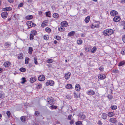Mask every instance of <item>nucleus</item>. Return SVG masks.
Instances as JSON below:
<instances>
[{"mask_svg":"<svg viewBox=\"0 0 125 125\" xmlns=\"http://www.w3.org/2000/svg\"><path fill=\"white\" fill-rule=\"evenodd\" d=\"M114 33V31L111 29H108L104 30L103 31V34L106 36H108Z\"/></svg>","mask_w":125,"mask_h":125,"instance_id":"nucleus-1","label":"nucleus"},{"mask_svg":"<svg viewBox=\"0 0 125 125\" xmlns=\"http://www.w3.org/2000/svg\"><path fill=\"white\" fill-rule=\"evenodd\" d=\"M47 101L48 102L50 105H52L53 104L54 102L53 99L52 97L48 98L47 99Z\"/></svg>","mask_w":125,"mask_h":125,"instance_id":"nucleus-2","label":"nucleus"},{"mask_svg":"<svg viewBox=\"0 0 125 125\" xmlns=\"http://www.w3.org/2000/svg\"><path fill=\"white\" fill-rule=\"evenodd\" d=\"M86 94L89 95H93L95 94V92L93 90L90 89L87 92Z\"/></svg>","mask_w":125,"mask_h":125,"instance_id":"nucleus-3","label":"nucleus"},{"mask_svg":"<svg viewBox=\"0 0 125 125\" xmlns=\"http://www.w3.org/2000/svg\"><path fill=\"white\" fill-rule=\"evenodd\" d=\"M38 79L40 81H44L45 79V77L43 75H41L38 77Z\"/></svg>","mask_w":125,"mask_h":125,"instance_id":"nucleus-4","label":"nucleus"},{"mask_svg":"<svg viewBox=\"0 0 125 125\" xmlns=\"http://www.w3.org/2000/svg\"><path fill=\"white\" fill-rule=\"evenodd\" d=\"M111 15L112 16H115L118 14L117 12L115 10H112L110 12Z\"/></svg>","mask_w":125,"mask_h":125,"instance_id":"nucleus-5","label":"nucleus"},{"mask_svg":"<svg viewBox=\"0 0 125 125\" xmlns=\"http://www.w3.org/2000/svg\"><path fill=\"white\" fill-rule=\"evenodd\" d=\"M8 15V13L5 12H2L1 14V16L3 18H6L7 17Z\"/></svg>","mask_w":125,"mask_h":125,"instance_id":"nucleus-6","label":"nucleus"},{"mask_svg":"<svg viewBox=\"0 0 125 125\" xmlns=\"http://www.w3.org/2000/svg\"><path fill=\"white\" fill-rule=\"evenodd\" d=\"M106 77L105 75L103 74H99L98 76L99 79L102 80L104 79Z\"/></svg>","mask_w":125,"mask_h":125,"instance_id":"nucleus-7","label":"nucleus"},{"mask_svg":"<svg viewBox=\"0 0 125 125\" xmlns=\"http://www.w3.org/2000/svg\"><path fill=\"white\" fill-rule=\"evenodd\" d=\"M120 20V18L119 16L115 17L113 19V21L115 22H117Z\"/></svg>","mask_w":125,"mask_h":125,"instance_id":"nucleus-8","label":"nucleus"},{"mask_svg":"<svg viewBox=\"0 0 125 125\" xmlns=\"http://www.w3.org/2000/svg\"><path fill=\"white\" fill-rule=\"evenodd\" d=\"M68 25L67 22L65 21H63L61 23V25L62 27H66Z\"/></svg>","mask_w":125,"mask_h":125,"instance_id":"nucleus-9","label":"nucleus"},{"mask_svg":"<svg viewBox=\"0 0 125 125\" xmlns=\"http://www.w3.org/2000/svg\"><path fill=\"white\" fill-rule=\"evenodd\" d=\"M109 121L113 123H115L117 122V121L116 118H111L109 120Z\"/></svg>","mask_w":125,"mask_h":125,"instance_id":"nucleus-10","label":"nucleus"},{"mask_svg":"<svg viewBox=\"0 0 125 125\" xmlns=\"http://www.w3.org/2000/svg\"><path fill=\"white\" fill-rule=\"evenodd\" d=\"M71 75V73L69 72L65 74V77L66 79L68 80L69 78Z\"/></svg>","mask_w":125,"mask_h":125,"instance_id":"nucleus-11","label":"nucleus"},{"mask_svg":"<svg viewBox=\"0 0 125 125\" xmlns=\"http://www.w3.org/2000/svg\"><path fill=\"white\" fill-rule=\"evenodd\" d=\"M11 8L10 7H8L4 8L3 9V10L4 11H9L11 10Z\"/></svg>","mask_w":125,"mask_h":125,"instance_id":"nucleus-12","label":"nucleus"},{"mask_svg":"<svg viewBox=\"0 0 125 125\" xmlns=\"http://www.w3.org/2000/svg\"><path fill=\"white\" fill-rule=\"evenodd\" d=\"M10 64V62H7L4 63V65L5 67H7L9 66Z\"/></svg>","mask_w":125,"mask_h":125,"instance_id":"nucleus-13","label":"nucleus"},{"mask_svg":"<svg viewBox=\"0 0 125 125\" xmlns=\"http://www.w3.org/2000/svg\"><path fill=\"white\" fill-rule=\"evenodd\" d=\"M75 89L76 91H79L80 89V85L78 84H76L75 87Z\"/></svg>","mask_w":125,"mask_h":125,"instance_id":"nucleus-14","label":"nucleus"},{"mask_svg":"<svg viewBox=\"0 0 125 125\" xmlns=\"http://www.w3.org/2000/svg\"><path fill=\"white\" fill-rule=\"evenodd\" d=\"M11 43L8 42L5 43L4 44V46L6 48H8L10 47Z\"/></svg>","mask_w":125,"mask_h":125,"instance_id":"nucleus-15","label":"nucleus"},{"mask_svg":"<svg viewBox=\"0 0 125 125\" xmlns=\"http://www.w3.org/2000/svg\"><path fill=\"white\" fill-rule=\"evenodd\" d=\"M66 88L67 89H71L72 88V86L71 84H67L66 86Z\"/></svg>","mask_w":125,"mask_h":125,"instance_id":"nucleus-16","label":"nucleus"},{"mask_svg":"<svg viewBox=\"0 0 125 125\" xmlns=\"http://www.w3.org/2000/svg\"><path fill=\"white\" fill-rule=\"evenodd\" d=\"M36 80V78L35 77H32L30 78V82L31 83H33L35 82Z\"/></svg>","mask_w":125,"mask_h":125,"instance_id":"nucleus-17","label":"nucleus"},{"mask_svg":"<svg viewBox=\"0 0 125 125\" xmlns=\"http://www.w3.org/2000/svg\"><path fill=\"white\" fill-rule=\"evenodd\" d=\"M75 32L74 31H72L69 33L68 34V35L70 36L74 35L75 34Z\"/></svg>","mask_w":125,"mask_h":125,"instance_id":"nucleus-18","label":"nucleus"},{"mask_svg":"<svg viewBox=\"0 0 125 125\" xmlns=\"http://www.w3.org/2000/svg\"><path fill=\"white\" fill-rule=\"evenodd\" d=\"M90 17L89 16H88L86 17L84 20L85 21L86 23H88L90 21Z\"/></svg>","mask_w":125,"mask_h":125,"instance_id":"nucleus-19","label":"nucleus"},{"mask_svg":"<svg viewBox=\"0 0 125 125\" xmlns=\"http://www.w3.org/2000/svg\"><path fill=\"white\" fill-rule=\"evenodd\" d=\"M107 117V115L104 113H103L102 115V118L105 119H106Z\"/></svg>","mask_w":125,"mask_h":125,"instance_id":"nucleus-20","label":"nucleus"},{"mask_svg":"<svg viewBox=\"0 0 125 125\" xmlns=\"http://www.w3.org/2000/svg\"><path fill=\"white\" fill-rule=\"evenodd\" d=\"M58 30L61 31H64L65 30V28L63 27H59L58 28Z\"/></svg>","mask_w":125,"mask_h":125,"instance_id":"nucleus-21","label":"nucleus"},{"mask_svg":"<svg viewBox=\"0 0 125 125\" xmlns=\"http://www.w3.org/2000/svg\"><path fill=\"white\" fill-rule=\"evenodd\" d=\"M114 115V113L113 112H109L108 113V115L109 117H111L113 116Z\"/></svg>","mask_w":125,"mask_h":125,"instance_id":"nucleus-22","label":"nucleus"},{"mask_svg":"<svg viewBox=\"0 0 125 125\" xmlns=\"http://www.w3.org/2000/svg\"><path fill=\"white\" fill-rule=\"evenodd\" d=\"M32 17H32V15H30L29 16L28 15V16H26V18L28 20H30L32 19Z\"/></svg>","mask_w":125,"mask_h":125,"instance_id":"nucleus-23","label":"nucleus"},{"mask_svg":"<svg viewBox=\"0 0 125 125\" xmlns=\"http://www.w3.org/2000/svg\"><path fill=\"white\" fill-rule=\"evenodd\" d=\"M33 51V49L32 47H29V51L28 53L30 54H31L32 53V52Z\"/></svg>","mask_w":125,"mask_h":125,"instance_id":"nucleus-24","label":"nucleus"},{"mask_svg":"<svg viewBox=\"0 0 125 125\" xmlns=\"http://www.w3.org/2000/svg\"><path fill=\"white\" fill-rule=\"evenodd\" d=\"M80 117L81 120H84L86 117L83 114L80 115Z\"/></svg>","mask_w":125,"mask_h":125,"instance_id":"nucleus-25","label":"nucleus"},{"mask_svg":"<svg viewBox=\"0 0 125 125\" xmlns=\"http://www.w3.org/2000/svg\"><path fill=\"white\" fill-rule=\"evenodd\" d=\"M26 24L28 26H31L33 24V22L32 21H28L27 22Z\"/></svg>","mask_w":125,"mask_h":125,"instance_id":"nucleus-26","label":"nucleus"},{"mask_svg":"<svg viewBox=\"0 0 125 125\" xmlns=\"http://www.w3.org/2000/svg\"><path fill=\"white\" fill-rule=\"evenodd\" d=\"M96 49V47L94 46L91 49V52L92 53H94Z\"/></svg>","mask_w":125,"mask_h":125,"instance_id":"nucleus-27","label":"nucleus"},{"mask_svg":"<svg viewBox=\"0 0 125 125\" xmlns=\"http://www.w3.org/2000/svg\"><path fill=\"white\" fill-rule=\"evenodd\" d=\"M53 16V17L55 18H57L59 17L58 14L57 13H54Z\"/></svg>","mask_w":125,"mask_h":125,"instance_id":"nucleus-28","label":"nucleus"},{"mask_svg":"<svg viewBox=\"0 0 125 125\" xmlns=\"http://www.w3.org/2000/svg\"><path fill=\"white\" fill-rule=\"evenodd\" d=\"M73 94L74 97L76 98H78L80 96L76 92H74Z\"/></svg>","mask_w":125,"mask_h":125,"instance_id":"nucleus-29","label":"nucleus"},{"mask_svg":"<svg viewBox=\"0 0 125 125\" xmlns=\"http://www.w3.org/2000/svg\"><path fill=\"white\" fill-rule=\"evenodd\" d=\"M117 106L115 105L112 106L111 107V108L112 109L114 110H115L117 109Z\"/></svg>","mask_w":125,"mask_h":125,"instance_id":"nucleus-30","label":"nucleus"},{"mask_svg":"<svg viewBox=\"0 0 125 125\" xmlns=\"http://www.w3.org/2000/svg\"><path fill=\"white\" fill-rule=\"evenodd\" d=\"M37 33V32L36 31L33 30L31 32V34L33 35H35Z\"/></svg>","mask_w":125,"mask_h":125,"instance_id":"nucleus-31","label":"nucleus"},{"mask_svg":"<svg viewBox=\"0 0 125 125\" xmlns=\"http://www.w3.org/2000/svg\"><path fill=\"white\" fill-rule=\"evenodd\" d=\"M20 70L21 72H24L26 71V69L22 67L20 69Z\"/></svg>","mask_w":125,"mask_h":125,"instance_id":"nucleus-32","label":"nucleus"},{"mask_svg":"<svg viewBox=\"0 0 125 125\" xmlns=\"http://www.w3.org/2000/svg\"><path fill=\"white\" fill-rule=\"evenodd\" d=\"M76 125H82V123L80 121H78L75 123Z\"/></svg>","mask_w":125,"mask_h":125,"instance_id":"nucleus-33","label":"nucleus"},{"mask_svg":"<svg viewBox=\"0 0 125 125\" xmlns=\"http://www.w3.org/2000/svg\"><path fill=\"white\" fill-rule=\"evenodd\" d=\"M47 62L49 63H51L53 62V60L52 59H49L47 60Z\"/></svg>","mask_w":125,"mask_h":125,"instance_id":"nucleus-34","label":"nucleus"},{"mask_svg":"<svg viewBox=\"0 0 125 125\" xmlns=\"http://www.w3.org/2000/svg\"><path fill=\"white\" fill-rule=\"evenodd\" d=\"M45 30L46 32H50L51 31V29L48 27L46 28Z\"/></svg>","mask_w":125,"mask_h":125,"instance_id":"nucleus-35","label":"nucleus"},{"mask_svg":"<svg viewBox=\"0 0 125 125\" xmlns=\"http://www.w3.org/2000/svg\"><path fill=\"white\" fill-rule=\"evenodd\" d=\"M7 114L8 118H10V111H8L6 113Z\"/></svg>","mask_w":125,"mask_h":125,"instance_id":"nucleus-36","label":"nucleus"},{"mask_svg":"<svg viewBox=\"0 0 125 125\" xmlns=\"http://www.w3.org/2000/svg\"><path fill=\"white\" fill-rule=\"evenodd\" d=\"M34 63L35 64L37 65L38 64V62H37V59L35 57L34 59Z\"/></svg>","mask_w":125,"mask_h":125,"instance_id":"nucleus-37","label":"nucleus"},{"mask_svg":"<svg viewBox=\"0 0 125 125\" xmlns=\"http://www.w3.org/2000/svg\"><path fill=\"white\" fill-rule=\"evenodd\" d=\"M44 39L45 40H47L49 38V36L47 35H44L43 37Z\"/></svg>","mask_w":125,"mask_h":125,"instance_id":"nucleus-38","label":"nucleus"},{"mask_svg":"<svg viewBox=\"0 0 125 125\" xmlns=\"http://www.w3.org/2000/svg\"><path fill=\"white\" fill-rule=\"evenodd\" d=\"M29 58L28 57H26L25 60V63L26 64H28V61L29 60Z\"/></svg>","mask_w":125,"mask_h":125,"instance_id":"nucleus-39","label":"nucleus"},{"mask_svg":"<svg viewBox=\"0 0 125 125\" xmlns=\"http://www.w3.org/2000/svg\"><path fill=\"white\" fill-rule=\"evenodd\" d=\"M22 81L21 82L22 83H24L26 81V80L25 78L24 77H23L22 78Z\"/></svg>","mask_w":125,"mask_h":125,"instance_id":"nucleus-40","label":"nucleus"},{"mask_svg":"<svg viewBox=\"0 0 125 125\" xmlns=\"http://www.w3.org/2000/svg\"><path fill=\"white\" fill-rule=\"evenodd\" d=\"M54 83L53 81L52 80H50L49 81V83H50V85L51 86H52Z\"/></svg>","mask_w":125,"mask_h":125,"instance_id":"nucleus-41","label":"nucleus"},{"mask_svg":"<svg viewBox=\"0 0 125 125\" xmlns=\"http://www.w3.org/2000/svg\"><path fill=\"white\" fill-rule=\"evenodd\" d=\"M23 58V55L22 54H20L19 56H18V58L19 59H22Z\"/></svg>","mask_w":125,"mask_h":125,"instance_id":"nucleus-42","label":"nucleus"},{"mask_svg":"<svg viewBox=\"0 0 125 125\" xmlns=\"http://www.w3.org/2000/svg\"><path fill=\"white\" fill-rule=\"evenodd\" d=\"M21 120L23 122H24L25 120V118L24 116H22L21 118Z\"/></svg>","mask_w":125,"mask_h":125,"instance_id":"nucleus-43","label":"nucleus"},{"mask_svg":"<svg viewBox=\"0 0 125 125\" xmlns=\"http://www.w3.org/2000/svg\"><path fill=\"white\" fill-rule=\"evenodd\" d=\"M39 114V112L38 111H36L35 112V115L36 116H38Z\"/></svg>","mask_w":125,"mask_h":125,"instance_id":"nucleus-44","label":"nucleus"},{"mask_svg":"<svg viewBox=\"0 0 125 125\" xmlns=\"http://www.w3.org/2000/svg\"><path fill=\"white\" fill-rule=\"evenodd\" d=\"M46 16L48 17H49L50 16V11L48 12H46Z\"/></svg>","mask_w":125,"mask_h":125,"instance_id":"nucleus-45","label":"nucleus"},{"mask_svg":"<svg viewBox=\"0 0 125 125\" xmlns=\"http://www.w3.org/2000/svg\"><path fill=\"white\" fill-rule=\"evenodd\" d=\"M77 44H82V41L81 40H78L77 41Z\"/></svg>","mask_w":125,"mask_h":125,"instance_id":"nucleus-46","label":"nucleus"},{"mask_svg":"<svg viewBox=\"0 0 125 125\" xmlns=\"http://www.w3.org/2000/svg\"><path fill=\"white\" fill-rule=\"evenodd\" d=\"M50 107L52 108V109H56L57 108V106H56L52 105L50 106Z\"/></svg>","mask_w":125,"mask_h":125,"instance_id":"nucleus-47","label":"nucleus"},{"mask_svg":"<svg viewBox=\"0 0 125 125\" xmlns=\"http://www.w3.org/2000/svg\"><path fill=\"white\" fill-rule=\"evenodd\" d=\"M124 64V62H120L118 65L119 66H121Z\"/></svg>","mask_w":125,"mask_h":125,"instance_id":"nucleus-48","label":"nucleus"},{"mask_svg":"<svg viewBox=\"0 0 125 125\" xmlns=\"http://www.w3.org/2000/svg\"><path fill=\"white\" fill-rule=\"evenodd\" d=\"M34 35L30 34V39L31 40H32L33 39Z\"/></svg>","mask_w":125,"mask_h":125,"instance_id":"nucleus-49","label":"nucleus"},{"mask_svg":"<svg viewBox=\"0 0 125 125\" xmlns=\"http://www.w3.org/2000/svg\"><path fill=\"white\" fill-rule=\"evenodd\" d=\"M121 53L122 54H125V49H123L121 52Z\"/></svg>","mask_w":125,"mask_h":125,"instance_id":"nucleus-50","label":"nucleus"},{"mask_svg":"<svg viewBox=\"0 0 125 125\" xmlns=\"http://www.w3.org/2000/svg\"><path fill=\"white\" fill-rule=\"evenodd\" d=\"M108 98L111 99L113 98V96L111 95H109L108 96Z\"/></svg>","mask_w":125,"mask_h":125,"instance_id":"nucleus-51","label":"nucleus"},{"mask_svg":"<svg viewBox=\"0 0 125 125\" xmlns=\"http://www.w3.org/2000/svg\"><path fill=\"white\" fill-rule=\"evenodd\" d=\"M46 24L44 22L42 23L41 25V26L42 27H44L46 26Z\"/></svg>","mask_w":125,"mask_h":125,"instance_id":"nucleus-52","label":"nucleus"},{"mask_svg":"<svg viewBox=\"0 0 125 125\" xmlns=\"http://www.w3.org/2000/svg\"><path fill=\"white\" fill-rule=\"evenodd\" d=\"M23 4L22 3H20L19 4L18 6V7H20L23 6Z\"/></svg>","mask_w":125,"mask_h":125,"instance_id":"nucleus-53","label":"nucleus"},{"mask_svg":"<svg viewBox=\"0 0 125 125\" xmlns=\"http://www.w3.org/2000/svg\"><path fill=\"white\" fill-rule=\"evenodd\" d=\"M122 39L123 41L125 43V34L123 36Z\"/></svg>","mask_w":125,"mask_h":125,"instance_id":"nucleus-54","label":"nucleus"},{"mask_svg":"<svg viewBox=\"0 0 125 125\" xmlns=\"http://www.w3.org/2000/svg\"><path fill=\"white\" fill-rule=\"evenodd\" d=\"M72 115H69L68 116V119L69 120H71Z\"/></svg>","mask_w":125,"mask_h":125,"instance_id":"nucleus-55","label":"nucleus"},{"mask_svg":"<svg viewBox=\"0 0 125 125\" xmlns=\"http://www.w3.org/2000/svg\"><path fill=\"white\" fill-rule=\"evenodd\" d=\"M61 37L59 36H56V39L57 40H59L61 39Z\"/></svg>","mask_w":125,"mask_h":125,"instance_id":"nucleus-56","label":"nucleus"},{"mask_svg":"<svg viewBox=\"0 0 125 125\" xmlns=\"http://www.w3.org/2000/svg\"><path fill=\"white\" fill-rule=\"evenodd\" d=\"M42 87V84H39L38 85V88L40 89Z\"/></svg>","mask_w":125,"mask_h":125,"instance_id":"nucleus-57","label":"nucleus"},{"mask_svg":"<svg viewBox=\"0 0 125 125\" xmlns=\"http://www.w3.org/2000/svg\"><path fill=\"white\" fill-rule=\"evenodd\" d=\"M99 69L101 71H103V68L102 67H100Z\"/></svg>","mask_w":125,"mask_h":125,"instance_id":"nucleus-58","label":"nucleus"},{"mask_svg":"<svg viewBox=\"0 0 125 125\" xmlns=\"http://www.w3.org/2000/svg\"><path fill=\"white\" fill-rule=\"evenodd\" d=\"M49 81H48L46 83V84L47 86H48L49 85H50V83H49Z\"/></svg>","mask_w":125,"mask_h":125,"instance_id":"nucleus-59","label":"nucleus"},{"mask_svg":"<svg viewBox=\"0 0 125 125\" xmlns=\"http://www.w3.org/2000/svg\"><path fill=\"white\" fill-rule=\"evenodd\" d=\"M89 48L87 47L85 48V50L86 52H88L89 51Z\"/></svg>","mask_w":125,"mask_h":125,"instance_id":"nucleus-60","label":"nucleus"},{"mask_svg":"<svg viewBox=\"0 0 125 125\" xmlns=\"http://www.w3.org/2000/svg\"><path fill=\"white\" fill-rule=\"evenodd\" d=\"M91 27L92 28L94 29L95 28V26L94 25L92 24L91 25Z\"/></svg>","mask_w":125,"mask_h":125,"instance_id":"nucleus-61","label":"nucleus"},{"mask_svg":"<svg viewBox=\"0 0 125 125\" xmlns=\"http://www.w3.org/2000/svg\"><path fill=\"white\" fill-rule=\"evenodd\" d=\"M118 70L116 69L113 71L115 73H117L118 72Z\"/></svg>","mask_w":125,"mask_h":125,"instance_id":"nucleus-62","label":"nucleus"},{"mask_svg":"<svg viewBox=\"0 0 125 125\" xmlns=\"http://www.w3.org/2000/svg\"><path fill=\"white\" fill-rule=\"evenodd\" d=\"M121 3L122 4H124L125 3V0H121Z\"/></svg>","mask_w":125,"mask_h":125,"instance_id":"nucleus-63","label":"nucleus"},{"mask_svg":"<svg viewBox=\"0 0 125 125\" xmlns=\"http://www.w3.org/2000/svg\"><path fill=\"white\" fill-rule=\"evenodd\" d=\"M8 0L10 3H12L13 1V0Z\"/></svg>","mask_w":125,"mask_h":125,"instance_id":"nucleus-64","label":"nucleus"}]
</instances>
